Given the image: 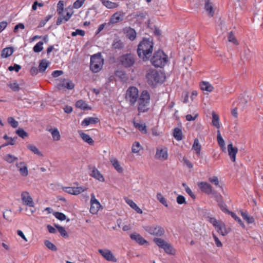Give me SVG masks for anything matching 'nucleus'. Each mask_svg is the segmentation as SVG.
<instances>
[{"instance_id":"864d4df0","label":"nucleus","mask_w":263,"mask_h":263,"mask_svg":"<svg viewBox=\"0 0 263 263\" xmlns=\"http://www.w3.org/2000/svg\"><path fill=\"white\" fill-rule=\"evenodd\" d=\"M208 180L211 183L214 184L216 186H219L221 187V186L219 184V182L218 178L217 176H213L210 177Z\"/></svg>"},{"instance_id":"bb28decb","label":"nucleus","mask_w":263,"mask_h":263,"mask_svg":"<svg viewBox=\"0 0 263 263\" xmlns=\"http://www.w3.org/2000/svg\"><path fill=\"white\" fill-rule=\"evenodd\" d=\"M49 64L50 62L47 61L46 59L42 60L39 65V72H44L49 66Z\"/></svg>"},{"instance_id":"a19ab883","label":"nucleus","mask_w":263,"mask_h":263,"mask_svg":"<svg viewBox=\"0 0 263 263\" xmlns=\"http://www.w3.org/2000/svg\"><path fill=\"white\" fill-rule=\"evenodd\" d=\"M229 214H230L232 218H233L236 221H237L240 226H241L243 228H245V226L242 220L240 219L239 217H238L235 213L232 212H229Z\"/></svg>"},{"instance_id":"f8f14e48","label":"nucleus","mask_w":263,"mask_h":263,"mask_svg":"<svg viewBox=\"0 0 263 263\" xmlns=\"http://www.w3.org/2000/svg\"><path fill=\"white\" fill-rule=\"evenodd\" d=\"M98 252L106 260L114 262L117 261V258L110 250L108 249H99Z\"/></svg>"},{"instance_id":"5701e85b","label":"nucleus","mask_w":263,"mask_h":263,"mask_svg":"<svg viewBox=\"0 0 263 263\" xmlns=\"http://www.w3.org/2000/svg\"><path fill=\"white\" fill-rule=\"evenodd\" d=\"M103 6L108 9H114L118 7L119 3L112 2L109 0H100Z\"/></svg>"},{"instance_id":"6e6552de","label":"nucleus","mask_w":263,"mask_h":263,"mask_svg":"<svg viewBox=\"0 0 263 263\" xmlns=\"http://www.w3.org/2000/svg\"><path fill=\"white\" fill-rule=\"evenodd\" d=\"M142 228L146 232L153 236L161 237L165 233L164 228L159 225L153 224L143 226Z\"/></svg>"},{"instance_id":"9d476101","label":"nucleus","mask_w":263,"mask_h":263,"mask_svg":"<svg viewBox=\"0 0 263 263\" xmlns=\"http://www.w3.org/2000/svg\"><path fill=\"white\" fill-rule=\"evenodd\" d=\"M125 15V13L123 11H117L111 16L108 23V26H109L111 24H115L122 22L124 20Z\"/></svg>"},{"instance_id":"ea45409f","label":"nucleus","mask_w":263,"mask_h":263,"mask_svg":"<svg viewBox=\"0 0 263 263\" xmlns=\"http://www.w3.org/2000/svg\"><path fill=\"white\" fill-rule=\"evenodd\" d=\"M4 159L7 162L11 163L17 160V158L12 155L7 154L4 156Z\"/></svg>"},{"instance_id":"1a4fd4ad","label":"nucleus","mask_w":263,"mask_h":263,"mask_svg":"<svg viewBox=\"0 0 263 263\" xmlns=\"http://www.w3.org/2000/svg\"><path fill=\"white\" fill-rule=\"evenodd\" d=\"M154 242L160 248L163 249L164 251L169 254H173L174 250L172 246L164 239L160 238H154Z\"/></svg>"},{"instance_id":"7ed1b4c3","label":"nucleus","mask_w":263,"mask_h":263,"mask_svg":"<svg viewBox=\"0 0 263 263\" xmlns=\"http://www.w3.org/2000/svg\"><path fill=\"white\" fill-rule=\"evenodd\" d=\"M145 77L147 83L151 86L162 83L165 78L163 73L153 69L147 70Z\"/></svg>"},{"instance_id":"9b49d317","label":"nucleus","mask_w":263,"mask_h":263,"mask_svg":"<svg viewBox=\"0 0 263 263\" xmlns=\"http://www.w3.org/2000/svg\"><path fill=\"white\" fill-rule=\"evenodd\" d=\"M198 186L202 193L207 195H212L215 191L212 185L206 182H199L197 183Z\"/></svg>"},{"instance_id":"412c9836","label":"nucleus","mask_w":263,"mask_h":263,"mask_svg":"<svg viewBox=\"0 0 263 263\" xmlns=\"http://www.w3.org/2000/svg\"><path fill=\"white\" fill-rule=\"evenodd\" d=\"M90 175L93 177L94 178L99 180L100 181L103 182L104 181V178L103 175L100 173V172L95 167H93L92 170L90 174Z\"/></svg>"},{"instance_id":"ddd939ff","label":"nucleus","mask_w":263,"mask_h":263,"mask_svg":"<svg viewBox=\"0 0 263 263\" xmlns=\"http://www.w3.org/2000/svg\"><path fill=\"white\" fill-rule=\"evenodd\" d=\"M155 158L156 159L163 161L166 160L168 158L167 148L165 147L164 148H157Z\"/></svg>"},{"instance_id":"c85d7f7f","label":"nucleus","mask_w":263,"mask_h":263,"mask_svg":"<svg viewBox=\"0 0 263 263\" xmlns=\"http://www.w3.org/2000/svg\"><path fill=\"white\" fill-rule=\"evenodd\" d=\"M13 52V48L12 47H7L4 48L1 53V57L6 58L10 56Z\"/></svg>"},{"instance_id":"6e6d98bb","label":"nucleus","mask_w":263,"mask_h":263,"mask_svg":"<svg viewBox=\"0 0 263 263\" xmlns=\"http://www.w3.org/2000/svg\"><path fill=\"white\" fill-rule=\"evenodd\" d=\"M16 133L20 137L25 138L28 136V134L23 129L19 128L16 131Z\"/></svg>"},{"instance_id":"052dcab7","label":"nucleus","mask_w":263,"mask_h":263,"mask_svg":"<svg viewBox=\"0 0 263 263\" xmlns=\"http://www.w3.org/2000/svg\"><path fill=\"white\" fill-rule=\"evenodd\" d=\"M209 221L211 223L213 224V226L215 228V229L217 228L219 223L221 222V221L217 220L215 218H210Z\"/></svg>"},{"instance_id":"09e8293b","label":"nucleus","mask_w":263,"mask_h":263,"mask_svg":"<svg viewBox=\"0 0 263 263\" xmlns=\"http://www.w3.org/2000/svg\"><path fill=\"white\" fill-rule=\"evenodd\" d=\"M87 188L85 187H73V195H77L80 194V193L83 192L87 190Z\"/></svg>"},{"instance_id":"e2e57ef3","label":"nucleus","mask_w":263,"mask_h":263,"mask_svg":"<svg viewBox=\"0 0 263 263\" xmlns=\"http://www.w3.org/2000/svg\"><path fill=\"white\" fill-rule=\"evenodd\" d=\"M218 205L222 211L229 214L230 211L227 209L226 205L223 201L218 203Z\"/></svg>"},{"instance_id":"13d9d810","label":"nucleus","mask_w":263,"mask_h":263,"mask_svg":"<svg viewBox=\"0 0 263 263\" xmlns=\"http://www.w3.org/2000/svg\"><path fill=\"white\" fill-rule=\"evenodd\" d=\"M8 122L13 128H16L18 126V122L15 121L13 117H9L8 119Z\"/></svg>"},{"instance_id":"338daca9","label":"nucleus","mask_w":263,"mask_h":263,"mask_svg":"<svg viewBox=\"0 0 263 263\" xmlns=\"http://www.w3.org/2000/svg\"><path fill=\"white\" fill-rule=\"evenodd\" d=\"M91 204H95L96 206H100V204L99 202L95 198V195L93 194L91 195Z\"/></svg>"},{"instance_id":"aec40b11","label":"nucleus","mask_w":263,"mask_h":263,"mask_svg":"<svg viewBox=\"0 0 263 263\" xmlns=\"http://www.w3.org/2000/svg\"><path fill=\"white\" fill-rule=\"evenodd\" d=\"M112 48L114 50H121L124 48V43L120 40L116 39L112 44Z\"/></svg>"},{"instance_id":"cd10ccee","label":"nucleus","mask_w":263,"mask_h":263,"mask_svg":"<svg viewBox=\"0 0 263 263\" xmlns=\"http://www.w3.org/2000/svg\"><path fill=\"white\" fill-rule=\"evenodd\" d=\"M76 106L77 108H80L81 109L86 110V109H90L91 107H88L87 103L85 101L83 100H80L78 101L76 103Z\"/></svg>"},{"instance_id":"3c124183","label":"nucleus","mask_w":263,"mask_h":263,"mask_svg":"<svg viewBox=\"0 0 263 263\" xmlns=\"http://www.w3.org/2000/svg\"><path fill=\"white\" fill-rule=\"evenodd\" d=\"M43 43L42 42H38L34 47H33V51L35 52H41L43 48Z\"/></svg>"},{"instance_id":"a211bd4d","label":"nucleus","mask_w":263,"mask_h":263,"mask_svg":"<svg viewBox=\"0 0 263 263\" xmlns=\"http://www.w3.org/2000/svg\"><path fill=\"white\" fill-rule=\"evenodd\" d=\"M58 86L60 89L61 87H64L68 89H72L74 87V84L71 81L65 79L60 81V82L58 84Z\"/></svg>"},{"instance_id":"2eb2a0df","label":"nucleus","mask_w":263,"mask_h":263,"mask_svg":"<svg viewBox=\"0 0 263 263\" xmlns=\"http://www.w3.org/2000/svg\"><path fill=\"white\" fill-rule=\"evenodd\" d=\"M16 166L18 169L20 174L23 177H26L28 175L27 165L25 162H21L16 163Z\"/></svg>"},{"instance_id":"a878e982","label":"nucleus","mask_w":263,"mask_h":263,"mask_svg":"<svg viewBox=\"0 0 263 263\" xmlns=\"http://www.w3.org/2000/svg\"><path fill=\"white\" fill-rule=\"evenodd\" d=\"M81 138L86 142L88 144L92 145L94 143L92 139L87 134L83 133L82 131L79 130L78 132Z\"/></svg>"},{"instance_id":"680f3d73","label":"nucleus","mask_w":263,"mask_h":263,"mask_svg":"<svg viewBox=\"0 0 263 263\" xmlns=\"http://www.w3.org/2000/svg\"><path fill=\"white\" fill-rule=\"evenodd\" d=\"M100 206H96L95 204H91L90 212L93 214L97 213Z\"/></svg>"},{"instance_id":"393cba45","label":"nucleus","mask_w":263,"mask_h":263,"mask_svg":"<svg viewBox=\"0 0 263 263\" xmlns=\"http://www.w3.org/2000/svg\"><path fill=\"white\" fill-rule=\"evenodd\" d=\"M99 122L98 118L89 117L84 119L82 122V125L84 126H88L90 124H95Z\"/></svg>"},{"instance_id":"69168bd1","label":"nucleus","mask_w":263,"mask_h":263,"mask_svg":"<svg viewBox=\"0 0 263 263\" xmlns=\"http://www.w3.org/2000/svg\"><path fill=\"white\" fill-rule=\"evenodd\" d=\"M176 200L177 203L179 204L186 203L185 199L182 195H179L177 196Z\"/></svg>"},{"instance_id":"8fccbe9b","label":"nucleus","mask_w":263,"mask_h":263,"mask_svg":"<svg viewBox=\"0 0 263 263\" xmlns=\"http://www.w3.org/2000/svg\"><path fill=\"white\" fill-rule=\"evenodd\" d=\"M212 195L213 197L215 199V200L217 201V202L218 203V204L223 201V199H222V196L220 194H218L216 191H215L212 193Z\"/></svg>"},{"instance_id":"423d86ee","label":"nucleus","mask_w":263,"mask_h":263,"mask_svg":"<svg viewBox=\"0 0 263 263\" xmlns=\"http://www.w3.org/2000/svg\"><path fill=\"white\" fill-rule=\"evenodd\" d=\"M139 97V90L136 87H129L126 91L125 100L130 106L135 104Z\"/></svg>"},{"instance_id":"79ce46f5","label":"nucleus","mask_w":263,"mask_h":263,"mask_svg":"<svg viewBox=\"0 0 263 263\" xmlns=\"http://www.w3.org/2000/svg\"><path fill=\"white\" fill-rule=\"evenodd\" d=\"M157 199L165 207L168 206V204L166 199L162 196V195L160 193H158L157 194Z\"/></svg>"},{"instance_id":"6ab92c4d","label":"nucleus","mask_w":263,"mask_h":263,"mask_svg":"<svg viewBox=\"0 0 263 263\" xmlns=\"http://www.w3.org/2000/svg\"><path fill=\"white\" fill-rule=\"evenodd\" d=\"M217 231L220 233L222 236L227 235L230 231V228H227L225 224L222 221L219 223L216 229Z\"/></svg>"},{"instance_id":"58836bf2","label":"nucleus","mask_w":263,"mask_h":263,"mask_svg":"<svg viewBox=\"0 0 263 263\" xmlns=\"http://www.w3.org/2000/svg\"><path fill=\"white\" fill-rule=\"evenodd\" d=\"M3 138L8 141L5 144H3L2 146H6L8 145H13L15 143L14 139L9 137L7 135H5Z\"/></svg>"},{"instance_id":"4c0bfd02","label":"nucleus","mask_w":263,"mask_h":263,"mask_svg":"<svg viewBox=\"0 0 263 263\" xmlns=\"http://www.w3.org/2000/svg\"><path fill=\"white\" fill-rule=\"evenodd\" d=\"M49 131L51 132L54 140L58 141L60 139V134L57 128L51 129Z\"/></svg>"},{"instance_id":"f257e3e1","label":"nucleus","mask_w":263,"mask_h":263,"mask_svg":"<svg viewBox=\"0 0 263 263\" xmlns=\"http://www.w3.org/2000/svg\"><path fill=\"white\" fill-rule=\"evenodd\" d=\"M154 43L152 37L143 38L141 41L137 48L138 57L143 61L148 60L152 56L153 51Z\"/></svg>"},{"instance_id":"37998d69","label":"nucleus","mask_w":263,"mask_h":263,"mask_svg":"<svg viewBox=\"0 0 263 263\" xmlns=\"http://www.w3.org/2000/svg\"><path fill=\"white\" fill-rule=\"evenodd\" d=\"M217 142H218V143L219 146L221 148H224V145H225L224 141L222 137H221L220 133V131L219 130H217Z\"/></svg>"},{"instance_id":"bf43d9fd","label":"nucleus","mask_w":263,"mask_h":263,"mask_svg":"<svg viewBox=\"0 0 263 263\" xmlns=\"http://www.w3.org/2000/svg\"><path fill=\"white\" fill-rule=\"evenodd\" d=\"M53 215L57 219H58L60 220H64L66 219L65 215L62 213L56 212L53 214Z\"/></svg>"},{"instance_id":"7c9ffc66","label":"nucleus","mask_w":263,"mask_h":263,"mask_svg":"<svg viewBox=\"0 0 263 263\" xmlns=\"http://www.w3.org/2000/svg\"><path fill=\"white\" fill-rule=\"evenodd\" d=\"M136 34L135 29L132 28H129L126 31V36L130 41H134L136 39Z\"/></svg>"},{"instance_id":"4468645a","label":"nucleus","mask_w":263,"mask_h":263,"mask_svg":"<svg viewBox=\"0 0 263 263\" xmlns=\"http://www.w3.org/2000/svg\"><path fill=\"white\" fill-rule=\"evenodd\" d=\"M21 198L22 201L26 205L31 207H33L34 206V203L32 199L27 192H22L21 194Z\"/></svg>"},{"instance_id":"5fc2aeb1","label":"nucleus","mask_w":263,"mask_h":263,"mask_svg":"<svg viewBox=\"0 0 263 263\" xmlns=\"http://www.w3.org/2000/svg\"><path fill=\"white\" fill-rule=\"evenodd\" d=\"M140 150V145L138 142H135L132 146V152L134 153H138Z\"/></svg>"},{"instance_id":"4be33fe9","label":"nucleus","mask_w":263,"mask_h":263,"mask_svg":"<svg viewBox=\"0 0 263 263\" xmlns=\"http://www.w3.org/2000/svg\"><path fill=\"white\" fill-rule=\"evenodd\" d=\"M130 237L132 239L135 240L138 242L139 244L143 245L146 243L147 241L145 240L140 234L134 233L130 235Z\"/></svg>"},{"instance_id":"c03bdc74","label":"nucleus","mask_w":263,"mask_h":263,"mask_svg":"<svg viewBox=\"0 0 263 263\" xmlns=\"http://www.w3.org/2000/svg\"><path fill=\"white\" fill-rule=\"evenodd\" d=\"M134 125L136 128H138L142 133L146 134L147 133V130L145 124L134 123Z\"/></svg>"},{"instance_id":"e433bc0d","label":"nucleus","mask_w":263,"mask_h":263,"mask_svg":"<svg viewBox=\"0 0 263 263\" xmlns=\"http://www.w3.org/2000/svg\"><path fill=\"white\" fill-rule=\"evenodd\" d=\"M228 39L229 42L232 43L233 44L235 45H238L239 44L238 41L237 40L232 31H231L229 33Z\"/></svg>"},{"instance_id":"c756f323","label":"nucleus","mask_w":263,"mask_h":263,"mask_svg":"<svg viewBox=\"0 0 263 263\" xmlns=\"http://www.w3.org/2000/svg\"><path fill=\"white\" fill-rule=\"evenodd\" d=\"M201 146L199 144V142L198 139L196 138L194 140V143L192 146V149L196 151V154L199 156L200 154Z\"/></svg>"},{"instance_id":"20e7f679","label":"nucleus","mask_w":263,"mask_h":263,"mask_svg":"<svg viewBox=\"0 0 263 263\" xmlns=\"http://www.w3.org/2000/svg\"><path fill=\"white\" fill-rule=\"evenodd\" d=\"M136 55L131 53L123 54L117 59L119 65L124 68H129L134 66L137 61Z\"/></svg>"},{"instance_id":"b1692460","label":"nucleus","mask_w":263,"mask_h":263,"mask_svg":"<svg viewBox=\"0 0 263 263\" xmlns=\"http://www.w3.org/2000/svg\"><path fill=\"white\" fill-rule=\"evenodd\" d=\"M109 160L112 166L118 172L122 173L123 172V168L120 166L118 160L116 158L111 157L109 158Z\"/></svg>"},{"instance_id":"f03ea898","label":"nucleus","mask_w":263,"mask_h":263,"mask_svg":"<svg viewBox=\"0 0 263 263\" xmlns=\"http://www.w3.org/2000/svg\"><path fill=\"white\" fill-rule=\"evenodd\" d=\"M151 96L146 90L141 91L137 100V110L138 115L140 113L147 112L150 109Z\"/></svg>"},{"instance_id":"de8ad7c7","label":"nucleus","mask_w":263,"mask_h":263,"mask_svg":"<svg viewBox=\"0 0 263 263\" xmlns=\"http://www.w3.org/2000/svg\"><path fill=\"white\" fill-rule=\"evenodd\" d=\"M55 227H56V228L58 229L59 233L61 234V235L63 237H68V235L67 233L66 232V230H65V229L63 227H62L60 226H59V225H55Z\"/></svg>"},{"instance_id":"72a5a7b5","label":"nucleus","mask_w":263,"mask_h":263,"mask_svg":"<svg viewBox=\"0 0 263 263\" xmlns=\"http://www.w3.org/2000/svg\"><path fill=\"white\" fill-rule=\"evenodd\" d=\"M201 89L203 90L211 92L213 91V87L208 82H202L200 84Z\"/></svg>"},{"instance_id":"603ef678","label":"nucleus","mask_w":263,"mask_h":263,"mask_svg":"<svg viewBox=\"0 0 263 263\" xmlns=\"http://www.w3.org/2000/svg\"><path fill=\"white\" fill-rule=\"evenodd\" d=\"M64 10V2L60 1L57 5V12L59 15H61Z\"/></svg>"},{"instance_id":"473e14b6","label":"nucleus","mask_w":263,"mask_h":263,"mask_svg":"<svg viewBox=\"0 0 263 263\" xmlns=\"http://www.w3.org/2000/svg\"><path fill=\"white\" fill-rule=\"evenodd\" d=\"M241 215L244 220L248 223H252L254 222L253 217L249 216L247 212L241 211Z\"/></svg>"},{"instance_id":"2f4dec72","label":"nucleus","mask_w":263,"mask_h":263,"mask_svg":"<svg viewBox=\"0 0 263 263\" xmlns=\"http://www.w3.org/2000/svg\"><path fill=\"white\" fill-rule=\"evenodd\" d=\"M127 203L133 209H134L137 213L139 214L142 213V211L140 209L137 205L131 199H127L126 200Z\"/></svg>"},{"instance_id":"4d7b16f0","label":"nucleus","mask_w":263,"mask_h":263,"mask_svg":"<svg viewBox=\"0 0 263 263\" xmlns=\"http://www.w3.org/2000/svg\"><path fill=\"white\" fill-rule=\"evenodd\" d=\"M9 87L14 91H18L20 89L19 85L16 82L8 84Z\"/></svg>"},{"instance_id":"a18cd8bd","label":"nucleus","mask_w":263,"mask_h":263,"mask_svg":"<svg viewBox=\"0 0 263 263\" xmlns=\"http://www.w3.org/2000/svg\"><path fill=\"white\" fill-rule=\"evenodd\" d=\"M27 148L31 151L32 152H33L34 154H36L39 156H41L42 154L40 152V151L38 149V148L34 145L32 144H28L27 145Z\"/></svg>"},{"instance_id":"dca6fc26","label":"nucleus","mask_w":263,"mask_h":263,"mask_svg":"<svg viewBox=\"0 0 263 263\" xmlns=\"http://www.w3.org/2000/svg\"><path fill=\"white\" fill-rule=\"evenodd\" d=\"M228 151L232 161L235 162L236 155L238 152V148L236 147H233L232 143H230L228 145Z\"/></svg>"},{"instance_id":"774afa93","label":"nucleus","mask_w":263,"mask_h":263,"mask_svg":"<svg viewBox=\"0 0 263 263\" xmlns=\"http://www.w3.org/2000/svg\"><path fill=\"white\" fill-rule=\"evenodd\" d=\"M213 237L215 242V244L217 247H221L222 246V244L221 241L219 240L218 238L214 234H213Z\"/></svg>"},{"instance_id":"f704fd0d","label":"nucleus","mask_w":263,"mask_h":263,"mask_svg":"<svg viewBox=\"0 0 263 263\" xmlns=\"http://www.w3.org/2000/svg\"><path fill=\"white\" fill-rule=\"evenodd\" d=\"M212 124L217 128H220L219 116L214 112L212 113Z\"/></svg>"},{"instance_id":"0eeeda50","label":"nucleus","mask_w":263,"mask_h":263,"mask_svg":"<svg viewBox=\"0 0 263 263\" xmlns=\"http://www.w3.org/2000/svg\"><path fill=\"white\" fill-rule=\"evenodd\" d=\"M103 64V59L100 53L94 54L90 58V68L93 72H99Z\"/></svg>"},{"instance_id":"49530a36","label":"nucleus","mask_w":263,"mask_h":263,"mask_svg":"<svg viewBox=\"0 0 263 263\" xmlns=\"http://www.w3.org/2000/svg\"><path fill=\"white\" fill-rule=\"evenodd\" d=\"M45 245L50 250L53 251H56L57 250V247L52 242L48 240H46L44 241Z\"/></svg>"},{"instance_id":"f3484780","label":"nucleus","mask_w":263,"mask_h":263,"mask_svg":"<svg viewBox=\"0 0 263 263\" xmlns=\"http://www.w3.org/2000/svg\"><path fill=\"white\" fill-rule=\"evenodd\" d=\"M204 9L207 12L208 15L210 17L213 16L215 11L213 9V4L210 2V0H204Z\"/></svg>"},{"instance_id":"0e129e2a","label":"nucleus","mask_w":263,"mask_h":263,"mask_svg":"<svg viewBox=\"0 0 263 263\" xmlns=\"http://www.w3.org/2000/svg\"><path fill=\"white\" fill-rule=\"evenodd\" d=\"M21 68V66L17 64H14L13 66H10L8 67V69L10 71L15 70L16 72H18Z\"/></svg>"},{"instance_id":"c9c22d12","label":"nucleus","mask_w":263,"mask_h":263,"mask_svg":"<svg viewBox=\"0 0 263 263\" xmlns=\"http://www.w3.org/2000/svg\"><path fill=\"white\" fill-rule=\"evenodd\" d=\"M173 136L177 140H181L182 139V133L181 130L179 128H175L174 129Z\"/></svg>"},{"instance_id":"39448f33","label":"nucleus","mask_w":263,"mask_h":263,"mask_svg":"<svg viewBox=\"0 0 263 263\" xmlns=\"http://www.w3.org/2000/svg\"><path fill=\"white\" fill-rule=\"evenodd\" d=\"M151 62L156 67H162L167 62V56L162 50H158L154 52Z\"/></svg>"}]
</instances>
